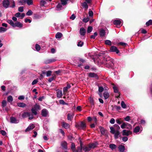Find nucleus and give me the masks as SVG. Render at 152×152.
<instances>
[{
    "mask_svg": "<svg viewBox=\"0 0 152 152\" xmlns=\"http://www.w3.org/2000/svg\"><path fill=\"white\" fill-rule=\"evenodd\" d=\"M113 60L110 57L108 56L104 59L103 63L105 65L106 67L108 68H112L113 66Z\"/></svg>",
    "mask_w": 152,
    "mask_h": 152,
    "instance_id": "1",
    "label": "nucleus"
},
{
    "mask_svg": "<svg viewBox=\"0 0 152 152\" xmlns=\"http://www.w3.org/2000/svg\"><path fill=\"white\" fill-rule=\"evenodd\" d=\"M40 110L41 108L39 105L37 104H36L33 106L31 111L33 114L35 115H36L37 114V111Z\"/></svg>",
    "mask_w": 152,
    "mask_h": 152,
    "instance_id": "2",
    "label": "nucleus"
},
{
    "mask_svg": "<svg viewBox=\"0 0 152 152\" xmlns=\"http://www.w3.org/2000/svg\"><path fill=\"white\" fill-rule=\"evenodd\" d=\"M27 116L29 117V119L30 120H31L33 118V114L29 112H25L22 115V117L23 118H25Z\"/></svg>",
    "mask_w": 152,
    "mask_h": 152,
    "instance_id": "3",
    "label": "nucleus"
},
{
    "mask_svg": "<svg viewBox=\"0 0 152 152\" xmlns=\"http://www.w3.org/2000/svg\"><path fill=\"white\" fill-rule=\"evenodd\" d=\"M80 33L81 35L80 37L82 39H84L85 38V33L86 32V30L84 28H81L80 30Z\"/></svg>",
    "mask_w": 152,
    "mask_h": 152,
    "instance_id": "4",
    "label": "nucleus"
},
{
    "mask_svg": "<svg viewBox=\"0 0 152 152\" xmlns=\"http://www.w3.org/2000/svg\"><path fill=\"white\" fill-rule=\"evenodd\" d=\"M76 126L77 128H78L79 129H83L85 128L86 126L85 123L84 122L82 121L80 123L76 124Z\"/></svg>",
    "mask_w": 152,
    "mask_h": 152,
    "instance_id": "5",
    "label": "nucleus"
},
{
    "mask_svg": "<svg viewBox=\"0 0 152 152\" xmlns=\"http://www.w3.org/2000/svg\"><path fill=\"white\" fill-rule=\"evenodd\" d=\"M3 7L6 8L9 7L10 5V1L9 0H3L2 1Z\"/></svg>",
    "mask_w": 152,
    "mask_h": 152,
    "instance_id": "6",
    "label": "nucleus"
},
{
    "mask_svg": "<svg viewBox=\"0 0 152 152\" xmlns=\"http://www.w3.org/2000/svg\"><path fill=\"white\" fill-rule=\"evenodd\" d=\"M110 51L111 52H115L116 53L118 54L119 52V51L118 50L117 48L114 46H113L111 47Z\"/></svg>",
    "mask_w": 152,
    "mask_h": 152,
    "instance_id": "7",
    "label": "nucleus"
},
{
    "mask_svg": "<svg viewBox=\"0 0 152 152\" xmlns=\"http://www.w3.org/2000/svg\"><path fill=\"white\" fill-rule=\"evenodd\" d=\"M23 26V24L20 22L18 21H16L15 23H14V24L13 27H17L19 28H21Z\"/></svg>",
    "mask_w": 152,
    "mask_h": 152,
    "instance_id": "8",
    "label": "nucleus"
},
{
    "mask_svg": "<svg viewBox=\"0 0 152 152\" xmlns=\"http://www.w3.org/2000/svg\"><path fill=\"white\" fill-rule=\"evenodd\" d=\"M16 17L18 18H20V19H23L25 16V14L24 13H20L18 12L15 15Z\"/></svg>",
    "mask_w": 152,
    "mask_h": 152,
    "instance_id": "9",
    "label": "nucleus"
},
{
    "mask_svg": "<svg viewBox=\"0 0 152 152\" xmlns=\"http://www.w3.org/2000/svg\"><path fill=\"white\" fill-rule=\"evenodd\" d=\"M10 122L12 123L17 124L19 122V120L14 117H11L10 118Z\"/></svg>",
    "mask_w": 152,
    "mask_h": 152,
    "instance_id": "10",
    "label": "nucleus"
},
{
    "mask_svg": "<svg viewBox=\"0 0 152 152\" xmlns=\"http://www.w3.org/2000/svg\"><path fill=\"white\" fill-rule=\"evenodd\" d=\"M132 132L129 130H127L124 129L122 131V134L123 135L128 136L129 134L132 133Z\"/></svg>",
    "mask_w": 152,
    "mask_h": 152,
    "instance_id": "11",
    "label": "nucleus"
},
{
    "mask_svg": "<svg viewBox=\"0 0 152 152\" xmlns=\"http://www.w3.org/2000/svg\"><path fill=\"white\" fill-rule=\"evenodd\" d=\"M48 114V111L46 109H43L42 110L41 114L44 117L47 116Z\"/></svg>",
    "mask_w": 152,
    "mask_h": 152,
    "instance_id": "12",
    "label": "nucleus"
},
{
    "mask_svg": "<svg viewBox=\"0 0 152 152\" xmlns=\"http://www.w3.org/2000/svg\"><path fill=\"white\" fill-rule=\"evenodd\" d=\"M74 114L73 113H69L67 115V119L68 121H71L73 118Z\"/></svg>",
    "mask_w": 152,
    "mask_h": 152,
    "instance_id": "13",
    "label": "nucleus"
},
{
    "mask_svg": "<svg viewBox=\"0 0 152 152\" xmlns=\"http://www.w3.org/2000/svg\"><path fill=\"white\" fill-rule=\"evenodd\" d=\"M131 126V125L128 123L123 122V123H122V124L121 126V128L123 129H124L125 128H126V126Z\"/></svg>",
    "mask_w": 152,
    "mask_h": 152,
    "instance_id": "14",
    "label": "nucleus"
},
{
    "mask_svg": "<svg viewBox=\"0 0 152 152\" xmlns=\"http://www.w3.org/2000/svg\"><path fill=\"white\" fill-rule=\"evenodd\" d=\"M61 145L65 149H67V143L65 141H63L61 143Z\"/></svg>",
    "mask_w": 152,
    "mask_h": 152,
    "instance_id": "15",
    "label": "nucleus"
},
{
    "mask_svg": "<svg viewBox=\"0 0 152 152\" xmlns=\"http://www.w3.org/2000/svg\"><path fill=\"white\" fill-rule=\"evenodd\" d=\"M118 148L121 152H124L125 150V147L124 145H120L118 147Z\"/></svg>",
    "mask_w": 152,
    "mask_h": 152,
    "instance_id": "16",
    "label": "nucleus"
},
{
    "mask_svg": "<svg viewBox=\"0 0 152 152\" xmlns=\"http://www.w3.org/2000/svg\"><path fill=\"white\" fill-rule=\"evenodd\" d=\"M35 127V126L34 124H31L30 125H29L26 129L25 131L27 132L31 130V129H33Z\"/></svg>",
    "mask_w": 152,
    "mask_h": 152,
    "instance_id": "17",
    "label": "nucleus"
},
{
    "mask_svg": "<svg viewBox=\"0 0 152 152\" xmlns=\"http://www.w3.org/2000/svg\"><path fill=\"white\" fill-rule=\"evenodd\" d=\"M62 123L63 127L64 128L67 129L69 128L70 125L64 122H62Z\"/></svg>",
    "mask_w": 152,
    "mask_h": 152,
    "instance_id": "18",
    "label": "nucleus"
},
{
    "mask_svg": "<svg viewBox=\"0 0 152 152\" xmlns=\"http://www.w3.org/2000/svg\"><path fill=\"white\" fill-rule=\"evenodd\" d=\"M99 34L101 37H104L105 35V30L103 29H101L99 31Z\"/></svg>",
    "mask_w": 152,
    "mask_h": 152,
    "instance_id": "19",
    "label": "nucleus"
},
{
    "mask_svg": "<svg viewBox=\"0 0 152 152\" xmlns=\"http://www.w3.org/2000/svg\"><path fill=\"white\" fill-rule=\"evenodd\" d=\"M55 61H56V59H54V58L49 59H48V60H46L45 61V64H49L50 63L54 62Z\"/></svg>",
    "mask_w": 152,
    "mask_h": 152,
    "instance_id": "20",
    "label": "nucleus"
},
{
    "mask_svg": "<svg viewBox=\"0 0 152 152\" xmlns=\"http://www.w3.org/2000/svg\"><path fill=\"white\" fill-rule=\"evenodd\" d=\"M97 143L96 142L90 143L89 144L91 149L95 148L97 145Z\"/></svg>",
    "mask_w": 152,
    "mask_h": 152,
    "instance_id": "21",
    "label": "nucleus"
},
{
    "mask_svg": "<svg viewBox=\"0 0 152 152\" xmlns=\"http://www.w3.org/2000/svg\"><path fill=\"white\" fill-rule=\"evenodd\" d=\"M82 6L85 9V10H87L88 8V5L85 2H84L82 3Z\"/></svg>",
    "mask_w": 152,
    "mask_h": 152,
    "instance_id": "22",
    "label": "nucleus"
},
{
    "mask_svg": "<svg viewBox=\"0 0 152 152\" xmlns=\"http://www.w3.org/2000/svg\"><path fill=\"white\" fill-rule=\"evenodd\" d=\"M71 87V86L70 85L68 84L67 85V86L66 87H64L63 88L64 93L66 92Z\"/></svg>",
    "mask_w": 152,
    "mask_h": 152,
    "instance_id": "23",
    "label": "nucleus"
},
{
    "mask_svg": "<svg viewBox=\"0 0 152 152\" xmlns=\"http://www.w3.org/2000/svg\"><path fill=\"white\" fill-rule=\"evenodd\" d=\"M121 23V20L119 19L115 20L113 22L114 24L117 25H119Z\"/></svg>",
    "mask_w": 152,
    "mask_h": 152,
    "instance_id": "24",
    "label": "nucleus"
},
{
    "mask_svg": "<svg viewBox=\"0 0 152 152\" xmlns=\"http://www.w3.org/2000/svg\"><path fill=\"white\" fill-rule=\"evenodd\" d=\"M18 106L20 107H23L26 106V104L23 102H19L17 103Z\"/></svg>",
    "mask_w": 152,
    "mask_h": 152,
    "instance_id": "25",
    "label": "nucleus"
},
{
    "mask_svg": "<svg viewBox=\"0 0 152 152\" xmlns=\"http://www.w3.org/2000/svg\"><path fill=\"white\" fill-rule=\"evenodd\" d=\"M103 95L105 99H108L109 96V93L107 91H105L104 92Z\"/></svg>",
    "mask_w": 152,
    "mask_h": 152,
    "instance_id": "26",
    "label": "nucleus"
},
{
    "mask_svg": "<svg viewBox=\"0 0 152 152\" xmlns=\"http://www.w3.org/2000/svg\"><path fill=\"white\" fill-rule=\"evenodd\" d=\"M91 149L89 145L88 146H85L83 148V150L85 151H90Z\"/></svg>",
    "mask_w": 152,
    "mask_h": 152,
    "instance_id": "27",
    "label": "nucleus"
},
{
    "mask_svg": "<svg viewBox=\"0 0 152 152\" xmlns=\"http://www.w3.org/2000/svg\"><path fill=\"white\" fill-rule=\"evenodd\" d=\"M18 2L20 5H24L26 3V0H19Z\"/></svg>",
    "mask_w": 152,
    "mask_h": 152,
    "instance_id": "28",
    "label": "nucleus"
},
{
    "mask_svg": "<svg viewBox=\"0 0 152 152\" xmlns=\"http://www.w3.org/2000/svg\"><path fill=\"white\" fill-rule=\"evenodd\" d=\"M62 34L60 32H58L56 35V37L57 39L60 38L62 36Z\"/></svg>",
    "mask_w": 152,
    "mask_h": 152,
    "instance_id": "29",
    "label": "nucleus"
},
{
    "mask_svg": "<svg viewBox=\"0 0 152 152\" xmlns=\"http://www.w3.org/2000/svg\"><path fill=\"white\" fill-rule=\"evenodd\" d=\"M140 129V127L139 126H137L134 128L133 132H134L137 133L139 132Z\"/></svg>",
    "mask_w": 152,
    "mask_h": 152,
    "instance_id": "30",
    "label": "nucleus"
},
{
    "mask_svg": "<svg viewBox=\"0 0 152 152\" xmlns=\"http://www.w3.org/2000/svg\"><path fill=\"white\" fill-rule=\"evenodd\" d=\"M62 95V92L61 90L58 91L57 94V97L60 98L61 97Z\"/></svg>",
    "mask_w": 152,
    "mask_h": 152,
    "instance_id": "31",
    "label": "nucleus"
},
{
    "mask_svg": "<svg viewBox=\"0 0 152 152\" xmlns=\"http://www.w3.org/2000/svg\"><path fill=\"white\" fill-rule=\"evenodd\" d=\"M34 18L36 19H39L41 18V15H40L35 14L34 15Z\"/></svg>",
    "mask_w": 152,
    "mask_h": 152,
    "instance_id": "32",
    "label": "nucleus"
},
{
    "mask_svg": "<svg viewBox=\"0 0 152 152\" xmlns=\"http://www.w3.org/2000/svg\"><path fill=\"white\" fill-rule=\"evenodd\" d=\"M110 148L113 150L114 149L116 148V146L114 144H110L109 145Z\"/></svg>",
    "mask_w": 152,
    "mask_h": 152,
    "instance_id": "33",
    "label": "nucleus"
},
{
    "mask_svg": "<svg viewBox=\"0 0 152 152\" xmlns=\"http://www.w3.org/2000/svg\"><path fill=\"white\" fill-rule=\"evenodd\" d=\"M7 100L9 102H11L13 100V99L12 96L10 95L7 97Z\"/></svg>",
    "mask_w": 152,
    "mask_h": 152,
    "instance_id": "34",
    "label": "nucleus"
},
{
    "mask_svg": "<svg viewBox=\"0 0 152 152\" xmlns=\"http://www.w3.org/2000/svg\"><path fill=\"white\" fill-rule=\"evenodd\" d=\"M88 76L90 77H96L97 76L96 74L92 72L90 73L89 74Z\"/></svg>",
    "mask_w": 152,
    "mask_h": 152,
    "instance_id": "35",
    "label": "nucleus"
},
{
    "mask_svg": "<svg viewBox=\"0 0 152 152\" xmlns=\"http://www.w3.org/2000/svg\"><path fill=\"white\" fill-rule=\"evenodd\" d=\"M100 130V132L101 133V134L103 135H104L105 134V130L104 128L101 127V126H100L99 127Z\"/></svg>",
    "mask_w": 152,
    "mask_h": 152,
    "instance_id": "36",
    "label": "nucleus"
},
{
    "mask_svg": "<svg viewBox=\"0 0 152 152\" xmlns=\"http://www.w3.org/2000/svg\"><path fill=\"white\" fill-rule=\"evenodd\" d=\"M113 88L114 92L115 93H118V91L117 87L114 84H113Z\"/></svg>",
    "mask_w": 152,
    "mask_h": 152,
    "instance_id": "37",
    "label": "nucleus"
},
{
    "mask_svg": "<svg viewBox=\"0 0 152 152\" xmlns=\"http://www.w3.org/2000/svg\"><path fill=\"white\" fill-rule=\"evenodd\" d=\"M61 4H58L56 6V8L58 10H60L63 9V7Z\"/></svg>",
    "mask_w": 152,
    "mask_h": 152,
    "instance_id": "38",
    "label": "nucleus"
},
{
    "mask_svg": "<svg viewBox=\"0 0 152 152\" xmlns=\"http://www.w3.org/2000/svg\"><path fill=\"white\" fill-rule=\"evenodd\" d=\"M61 4L63 6L65 5L67 3L68 0H61Z\"/></svg>",
    "mask_w": 152,
    "mask_h": 152,
    "instance_id": "39",
    "label": "nucleus"
},
{
    "mask_svg": "<svg viewBox=\"0 0 152 152\" xmlns=\"http://www.w3.org/2000/svg\"><path fill=\"white\" fill-rule=\"evenodd\" d=\"M121 118H118L116 120V122L118 124H120L123 123V121L121 120Z\"/></svg>",
    "mask_w": 152,
    "mask_h": 152,
    "instance_id": "40",
    "label": "nucleus"
},
{
    "mask_svg": "<svg viewBox=\"0 0 152 152\" xmlns=\"http://www.w3.org/2000/svg\"><path fill=\"white\" fill-rule=\"evenodd\" d=\"M81 146L78 147L77 148V150H75V152H81L82 148L81 147V144H80Z\"/></svg>",
    "mask_w": 152,
    "mask_h": 152,
    "instance_id": "41",
    "label": "nucleus"
},
{
    "mask_svg": "<svg viewBox=\"0 0 152 152\" xmlns=\"http://www.w3.org/2000/svg\"><path fill=\"white\" fill-rule=\"evenodd\" d=\"M26 3H27L28 5H30L33 4L32 0H26Z\"/></svg>",
    "mask_w": 152,
    "mask_h": 152,
    "instance_id": "42",
    "label": "nucleus"
},
{
    "mask_svg": "<svg viewBox=\"0 0 152 152\" xmlns=\"http://www.w3.org/2000/svg\"><path fill=\"white\" fill-rule=\"evenodd\" d=\"M90 102L91 104V106L92 107H94V101L93 100V99L91 98L90 97Z\"/></svg>",
    "mask_w": 152,
    "mask_h": 152,
    "instance_id": "43",
    "label": "nucleus"
},
{
    "mask_svg": "<svg viewBox=\"0 0 152 152\" xmlns=\"http://www.w3.org/2000/svg\"><path fill=\"white\" fill-rule=\"evenodd\" d=\"M71 148L73 152H75V145L74 143H72Z\"/></svg>",
    "mask_w": 152,
    "mask_h": 152,
    "instance_id": "44",
    "label": "nucleus"
},
{
    "mask_svg": "<svg viewBox=\"0 0 152 152\" xmlns=\"http://www.w3.org/2000/svg\"><path fill=\"white\" fill-rule=\"evenodd\" d=\"M7 30V29L2 27H0V33L4 32Z\"/></svg>",
    "mask_w": 152,
    "mask_h": 152,
    "instance_id": "45",
    "label": "nucleus"
},
{
    "mask_svg": "<svg viewBox=\"0 0 152 152\" xmlns=\"http://www.w3.org/2000/svg\"><path fill=\"white\" fill-rule=\"evenodd\" d=\"M33 13V12L31 10H29L28 11V12L26 13V15L27 16H30Z\"/></svg>",
    "mask_w": 152,
    "mask_h": 152,
    "instance_id": "46",
    "label": "nucleus"
},
{
    "mask_svg": "<svg viewBox=\"0 0 152 152\" xmlns=\"http://www.w3.org/2000/svg\"><path fill=\"white\" fill-rule=\"evenodd\" d=\"M110 132L113 134H114L116 131L114 127H110Z\"/></svg>",
    "mask_w": 152,
    "mask_h": 152,
    "instance_id": "47",
    "label": "nucleus"
},
{
    "mask_svg": "<svg viewBox=\"0 0 152 152\" xmlns=\"http://www.w3.org/2000/svg\"><path fill=\"white\" fill-rule=\"evenodd\" d=\"M52 71H48L47 72H46L44 73L43 72V74H45L46 73V75L47 77H49L50 76L51 74Z\"/></svg>",
    "mask_w": 152,
    "mask_h": 152,
    "instance_id": "48",
    "label": "nucleus"
},
{
    "mask_svg": "<svg viewBox=\"0 0 152 152\" xmlns=\"http://www.w3.org/2000/svg\"><path fill=\"white\" fill-rule=\"evenodd\" d=\"M114 134H115V138H116L118 137V136L120 134V133L117 130Z\"/></svg>",
    "mask_w": 152,
    "mask_h": 152,
    "instance_id": "49",
    "label": "nucleus"
},
{
    "mask_svg": "<svg viewBox=\"0 0 152 152\" xmlns=\"http://www.w3.org/2000/svg\"><path fill=\"white\" fill-rule=\"evenodd\" d=\"M152 25V20H150L146 23V25L147 26H149Z\"/></svg>",
    "mask_w": 152,
    "mask_h": 152,
    "instance_id": "50",
    "label": "nucleus"
},
{
    "mask_svg": "<svg viewBox=\"0 0 152 152\" xmlns=\"http://www.w3.org/2000/svg\"><path fill=\"white\" fill-rule=\"evenodd\" d=\"M93 28L91 26H89L88 27L87 32L88 33L91 32Z\"/></svg>",
    "mask_w": 152,
    "mask_h": 152,
    "instance_id": "51",
    "label": "nucleus"
},
{
    "mask_svg": "<svg viewBox=\"0 0 152 152\" xmlns=\"http://www.w3.org/2000/svg\"><path fill=\"white\" fill-rule=\"evenodd\" d=\"M105 44L106 45H111V41L109 40H107L105 41Z\"/></svg>",
    "mask_w": 152,
    "mask_h": 152,
    "instance_id": "52",
    "label": "nucleus"
},
{
    "mask_svg": "<svg viewBox=\"0 0 152 152\" xmlns=\"http://www.w3.org/2000/svg\"><path fill=\"white\" fill-rule=\"evenodd\" d=\"M35 48L37 51H39L41 48V47L39 45L36 44L35 45Z\"/></svg>",
    "mask_w": 152,
    "mask_h": 152,
    "instance_id": "53",
    "label": "nucleus"
},
{
    "mask_svg": "<svg viewBox=\"0 0 152 152\" xmlns=\"http://www.w3.org/2000/svg\"><path fill=\"white\" fill-rule=\"evenodd\" d=\"M7 22L10 24L12 26H13L14 24V23L13 22L12 20H7Z\"/></svg>",
    "mask_w": 152,
    "mask_h": 152,
    "instance_id": "54",
    "label": "nucleus"
},
{
    "mask_svg": "<svg viewBox=\"0 0 152 152\" xmlns=\"http://www.w3.org/2000/svg\"><path fill=\"white\" fill-rule=\"evenodd\" d=\"M124 120L126 121H129L130 120V117L129 116H126L124 118Z\"/></svg>",
    "mask_w": 152,
    "mask_h": 152,
    "instance_id": "55",
    "label": "nucleus"
},
{
    "mask_svg": "<svg viewBox=\"0 0 152 152\" xmlns=\"http://www.w3.org/2000/svg\"><path fill=\"white\" fill-rule=\"evenodd\" d=\"M97 34L96 32H95L94 35H92L91 36V39H95L97 35Z\"/></svg>",
    "mask_w": 152,
    "mask_h": 152,
    "instance_id": "56",
    "label": "nucleus"
},
{
    "mask_svg": "<svg viewBox=\"0 0 152 152\" xmlns=\"http://www.w3.org/2000/svg\"><path fill=\"white\" fill-rule=\"evenodd\" d=\"M83 42L81 41H80L78 42L77 45L79 47H82L83 45Z\"/></svg>",
    "mask_w": 152,
    "mask_h": 152,
    "instance_id": "57",
    "label": "nucleus"
},
{
    "mask_svg": "<svg viewBox=\"0 0 152 152\" xmlns=\"http://www.w3.org/2000/svg\"><path fill=\"white\" fill-rule=\"evenodd\" d=\"M55 77V75H54V76H53L52 77L48 79V82H51L52 81H53L54 80V78Z\"/></svg>",
    "mask_w": 152,
    "mask_h": 152,
    "instance_id": "58",
    "label": "nucleus"
},
{
    "mask_svg": "<svg viewBox=\"0 0 152 152\" xmlns=\"http://www.w3.org/2000/svg\"><path fill=\"white\" fill-rule=\"evenodd\" d=\"M40 4L42 6H44L46 4V2L44 0H41Z\"/></svg>",
    "mask_w": 152,
    "mask_h": 152,
    "instance_id": "59",
    "label": "nucleus"
},
{
    "mask_svg": "<svg viewBox=\"0 0 152 152\" xmlns=\"http://www.w3.org/2000/svg\"><path fill=\"white\" fill-rule=\"evenodd\" d=\"M121 106L122 107L124 108H125L126 107V105L124 103V101H122L121 102Z\"/></svg>",
    "mask_w": 152,
    "mask_h": 152,
    "instance_id": "60",
    "label": "nucleus"
},
{
    "mask_svg": "<svg viewBox=\"0 0 152 152\" xmlns=\"http://www.w3.org/2000/svg\"><path fill=\"white\" fill-rule=\"evenodd\" d=\"M7 102L6 100H3L2 102V105L3 107H5L7 104Z\"/></svg>",
    "mask_w": 152,
    "mask_h": 152,
    "instance_id": "61",
    "label": "nucleus"
},
{
    "mask_svg": "<svg viewBox=\"0 0 152 152\" xmlns=\"http://www.w3.org/2000/svg\"><path fill=\"white\" fill-rule=\"evenodd\" d=\"M89 20V18H85L83 19V21L85 23L88 22Z\"/></svg>",
    "mask_w": 152,
    "mask_h": 152,
    "instance_id": "62",
    "label": "nucleus"
},
{
    "mask_svg": "<svg viewBox=\"0 0 152 152\" xmlns=\"http://www.w3.org/2000/svg\"><path fill=\"white\" fill-rule=\"evenodd\" d=\"M24 7L23 6L20 7L18 8V10L19 12H22L23 11Z\"/></svg>",
    "mask_w": 152,
    "mask_h": 152,
    "instance_id": "63",
    "label": "nucleus"
},
{
    "mask_svg": "<svg viewBox=\"0 0 152 152\" xmlns=\"http://www.w3.org/2000/svg\"><path fill=\"white\" fill-rule=\"evenodd\" d=\"M93 12L92 11H89L88 12V15L89 16L92 17L93 15Z\"/></svg>",
    "mask_w": 152,
    "mask_h": 152,
    "instance_id": "64",
    "label": "nucleus"
}]
</instances>
